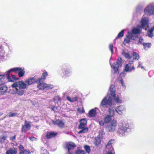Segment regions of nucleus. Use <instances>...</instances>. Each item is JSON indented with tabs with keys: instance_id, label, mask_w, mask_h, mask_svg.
Here are the masks:
<instances>
[{
	"instance_id": "obj_28",
	"label": "nucleus",
	"mask_w": 154,
	"mask_h": 154,
	"mask_svg": "<svg viewBox=\"0 0 154 154\" xmlns=\"http://www.w3.org/2000/svg\"><path fill=\"white\" fill-rule=\"evenodd\" d=\"M112 117L109 115H107L104 117V121L105 123H109L112 120L111 117Z\"/></svg>"
},
{
	"instance_id": "obj_30",
	"label": "nucleus",
	"mask_w": 154,
	"mask_h": 154,
	"mask_svg": "<svg viewBox=\"0 0 154 154\" xmlns=\"http://www.w3.org/2000/svg\"><path fill=\"white\" fill-rule=\"evenodd\" d=\"M67 99L71 102H73L77 100V97H75L72 98H71L69 96H67L66 97Z\"/></svg>"
},
{
	"instance_id": "obj_33",
	"label": "nucleus",
	"mask_w": 154,
	"mask_h": 154,
	"mask_svg": "<svg viewBox=\"0 0 154 154\" xmlns=\"http://www.w3.org/2000/svg\"><path fill=\"white\" fill-rule=\"evenodd\" d=\"M122 55L126 58L131 59L132 57L130 56L129 54L128 53H126L123 52L122 53Z\"/></svg>"
},
{
	"instance_id": "obj_54",
	"label": "nucleus",
	"mask_w": 154,
	"mask_h": 154,
	"mask_svg": "<svg viewBox=\"0 0 154 154\" xmlns=\"http://www.w3.org/2000/svg\"><path fill=\"white\" fill-rule=\"evenodd\" d=\"M5 75H6L5 74V75H0V80L3 79L5 77Z\"/></svg>"
},
{
	"instance_id": "obj_50",
	"label": "nucleus",
	"mask_w": 154,
	"mask_h": 154,
	"mask_svg": "<svg viewBox=\"0 0 154 154\" xmlns=\"http://www.w3.org/2000/svg\"><path fill=\"white\" fill-rule=\"evenodd\" d=\"M71 72V71L69 70H66L65 71V73L66 75L69 74Z\"/></svg>"
},
{
	"instance_id": "obj_20",
	"label": "nucleus",
	"mask_w": 154,
	"mask_h": 154,
	"mask_svg": "<svg viewBox=\"0 0 154 154\" xmlns=\"http://www.w3.org/2000/svg\"><path fill=\"white\" fill-rule=\"evenodd\" d=\"M19 70L18 71V75L19 77H21L23 76L25 72L24 70V68L19 67Z\"/></svg>"
},
{
	"instance_id": "obj_8",
	"label": "nucleus",
	"mask_w": 154,
	"mask_h": 154,
	"mask_svg": "<svg viewBox=\"0 0 154 154\" xmlns=\"http://www.w3.org/2000/svg\"><path fill=\"white\" fill-rule=\"evenodd\" d=\"M27 86L34 84L35 83H39L38 81V78L36 77L32 78H30L25 81Z\"/></svg>"
},
{
	"instance_id": "obj_11",
	"label": "nucleus",
	"mask_w": 154,
	"mask_h": 154,
	"mask_svg": "<svg viewBox=\"0 0 154 154\" xmlns=\"http://www.w3.org/2000/svg\"><path fill=\"white\" fill-rule=\"evenodd\" d=\"M31 123L30 122L25 121L24 125L22 126V132H25L26 131L30 130L31 127Z\"/></svg>"
},
{
	"instance_id": "obj_23",
	"label": "nucleus",
	"mask_w": 154,
	"mask_h": 154,
	"mask_svg": "<svg viewBox=\"0 0 154 154\" xmlns=\"http://www.w3.org/2000/svg\"><path fill=\"white\" fill-rule=\"evenodd\" d=\"M17 152V149L13 148L8 150L6 152V154H16Z\"/></svg>"
},
{
	"instance_id": "obj_7",
	"label": "nucleus",
	"mask_w": 154,
	"mask_h": 154,
	"mask_svg": "<svg viewBox=\"0 0 154 154\" xmlns=\"http://www.w3.org/2000/svg\"><path fill=\"white\" fill-rule=\"evenodd\" d=\"M116 112L119 115L123 116L126 112V109L125 106L121 105L115 108Z\"/></svg>"
},
{
	"instance_id": "obj_6",
	"label": "nucleus",
	"mask_w": 154,
	"mask_h": 154,
	"mask_svg": "<svg viewBox=\"0 0 154 154\" xmlns=\"http://www.w3.org/2000/svg\"><path fill=\"white\" fill-rule=\"evenodd\" d=\"M80 124L79 125V128L82 129L79 131L78 133L79 134L85 133L88 131V128L85 127V125L87 123L86 120L85 119H83L80 120Z\"/></svg>"
},
{
	"instance_id": "obj_5",
	"label": "nucleus",
	"mask_w": 154,
	"mask_h": 154,
	"mask_svg": "<svg viewBox=\"0 0 154 154\" xmlns=\"http://www.w3.org/2000/svg\"><path fill=\"white\" fill-rule=\"evenodd\" d=\"M122 60L121 58L119 57L117 60L116 63H113L111 67L112 68V72L113 73L118 74L119 73L118 68L122 65Z\"/></svg>"
},
{
	"instance_id": "obj_34",
	"label": "nucleus",
	"mask_w": 154,
	"mask_h": 154,
	"mask_svg": "<svg viewBox=\"0 0 154 154\" xmlns=\"http://www.w3.org/2000/svg\"><path fill=\"white\" fill-rule=\"evenodd\" d=\"M101 138H100L98 137V138H97L95 139V141L94 142V144L97 146H98L99 145L101 142L100 139Z\"/></svg>"
},
{
	"instance_id": "obj_10",
	"label": "nucleus",
	"mask_w": 154,
	"mask_h": 154,
	"mask_svg": "<svg viewBox=\"0 0 154 154\" xmlns=\"http://www.w3.org/2000/svg\"><path fill=\"white\" fill-rule=\"evenodd\" d=\"M53 87V85L48 84L44 82L40 83L38 86V87L40 89H51Z\"/></svg>"
},
{
	"instance_id": "obj_59",
	"label": "nucleus",
	"mask_w": 154,
	"mask_h": 154,
	"mask_svg": "<svg viewBox=\"0 0 154 154\" xmlns=\"http://www.w3.org/2000/svg\"><path fill=\"white\" fill-rule=\"evenodd\" d=\"M151 29V30H153H153H154V26L153 27L152 29Z\"/></svg>"
},
{
	"instance_id": "obj_42",
	"label": "nucleus",
	"mask_w": 154,
	"mask_h": 154,
	"mask_svg": "<svg viewBox=\"0 0 154 154\" xmlns=\"http://www.w3.org/2000/svg\"><path fill=\"white\" fill-rule=\"evenodd\" d=\"M17 115V113L16 112H10L9 113L8 116L9 117H14L16 116Z\"/></svg>"
},
{
	"instance_id": "obj_35",
	"label": "nucleus",
	"mask_w": 154,
	"mask_h": 154,
	"mask_svg": "<svg viewBox=\"0 0 154 154\" xmlns=\"http://www.w3.org/2000/svg\"><path fill=\"white\" fill-rule=\"evenodd\" d=\"M51 109L52 110L54 111V112H58L60 110V107L59 106H52Z\"/></svg>"
},
{
	"instance_id": "obj_16",
	"label": "nucleus",
	"mask_w": 154,
	"mask_h": 154,
	"mask_svg": "<svg viewBox=\"0 0 154 154\" xmlns=\"http://www.w3.org/2000/svg\"><path fill=\"white\" fill-rule=\"evenodd\" d=\"M99 110L97 108L95 107L90 110L89 112V115L91 117H94L97 114V112Z\"/></svg>"
},
{
	"instance_id": "obj_15",
	"label": "nucleus",
	"mask_w": 154,
	"mask_h": 154,
	"mask_svg": "<svg viewBox=\"0 0 154 154\" xmlns=\"http://www.w3.org/2000/svg\"><path fill=\"white\" fill-rule=\"evenodd\" d=\"M52 123L54 124L57 125L60 127H62L64 126L65 124V122L63 121L60 120H58L56 121H53Z\"/></svg>"
},
{
	"instance_id": "obj_56",
	"label": "nucleus",
	"mask_w": 154,
	"mask_h": 154,
	"mask_svg": "<svg viewBox=\"0 0 154 154\" xmlns=\"http://www.w3.org/2000/svg\"><path fill=\"white\" fill-rule=\"evenodd\" d=\"M35 122H37L38 121V119L37 117H35Z\"/></svg>"
},
{
	"instance_id": "obj_43",
	"label": "nucleus",
	"mask_w": 154,
	"mask_h": 154,
	"mask_svg": "<svg viewBox=\"0 0 154 154\" xmlns=\"http://www.w3.org/2000/svg\"><path fill=\"white\" fill-rule=\"evenodd\" d=\"M76 154H85V152L82 150H78L76 152Z\"/></svg>"
},
{
	"instance_id": "obj_22",
	"label": "nucleus",
	"mask_w": 154,
	"mask_h": 154,
	"mask_svg": "<svg viewBox=\"0 0 154 154\" xmlns=\"http://www.w3.org/2000/svg\"><path fill=\"white\" fill-rule=\"evenodd\" d=\"M8 88L6 86L3 85L0 87V94H4L7 91Z\"/></svg>"
},
{
	"instance_id": "obj_27",
	"label": "nucleus",
	"mask_w": 154,
	"mask_h": 154,
	"mask_svg": "<svg viewBox=\"0 0 154 154\" xmlns=\"http://www.w3.org/2000/svg\"><path fill=\"white\" fill-rule=\"evenodd\" d=\"M114 142L115 140H110L106 146V149H110L111 147H112V145L114 144Z\"/></svg>"
},
{
	"instance_id": "obj_2",
	"label": "nucleus",
	"mask_w": 154,
	"mask_h": 154,
	"mask_svg": "<svg viewBox=\"0 0 154 154\" xmlns=\"http://www.w3.org/2000/svg\"><path fill=\"white\" fill-rule=\"evenodd\" d=\"M114 100L117 103H122V100L119 97H116L115 95L113 97L112 96H110V95H108L102 100L100 104V106L102 108L103 106H106L107 105L111 106L115 104Z\"/></svg>"
},
{
	"instance_id": "obj_32",
	"label": "nucleus",
	"mask_w": 154,
	"mask_h": 154,
	"mask_svg": "<svg viewBox=\"0 0 154 154\" xmlns=\"http://www.w3.org/2000/svg\"><path fill=\"white\" fill-rule=\"evenodd\" d=\"M54 101L55 104L59 105L60 103V98L58 97H56L54 98Z\"/></svg>"
},
{
	"instance_id": "obj_45",
	"label": "nucleus",
	"mask_w": 154,
	"mask_h": 154,
	"mask_svg": "<svg viewBox=\"0 0 154 154\" xmlns=\"http://www.w3.org/2000/svg\"><path fill=\"white\" fill-rule=\"evenodd\" d=\"M137 39H138L139 42L140 43L143 44H143H144L143 42V40L141 37H139L138 38H138L137 39V40H137Z\"/></svg>"
},
{
	"instance_id": "obj_48",
	"label": "nucleus",
	"mask_w": 154,
	"mask_h": 154,
	"mask_svg": "<svg viewBox=\"0 0 154 154\" xmlns=\"http://www.w3.org/2000/svg\"><path fill=\"white\" fill-rule=\"evenodd\" d=\"M120 82H121V83L122 85L123 88H125L126 87V86L125 84V83L124 82H123V80H121L120 81Z\"/></svg>"
},
{
	"instance_id": "obj_19",
	"label": "nucleus",
	"mask_w": 154,
	"mask_h": 154,
	"mask_svg": "<svg viewBox=\"0 0 154 154\" xmlns=\"http://www.w3.org/2000/svg\"><path fill=\"white\" fill-rule=\"evenodd\" d=\"M19 149L20 154H29L30 153L29 151L24 150L23 146L21 145L20 146Z\"/></svg>"
},
{
	"instance_id": "obj_21",
	"label": "nucleus",
	"mask_w": 154,
	"mask_h": 154,
	"mask_svg": "<svg viewBox=\"0 0 154 154\" xmlns=\"http://www.w3.org/2000/svg\"><path fill=\"white\" fill-rule=\"evenodd\" d=\"M115 87L113 85H111L109 88V90L110 91V96H112L113 97L115 95Z\"/></svg>"
},
{
	"instance_id": "obj_26",
	"label": "nucleus",
	"mask_w": 154,
	"mask_h": 154,
	"mask_svg": "<svg viewBox=\"0 0 154 154\" xmlns=\"http://www.w3.org/2000/svg\"><path fill=\"white\" fill-rule=\"evenodd\" d=\"M19 67H15L10 69L8 71L5 72V75H8L10 72H16L19 70Z\"/></svg>"
},
{
	"instance_id": "obj_25",
	"label": "nucleus",
	"mask_w": 154,
	"mask_h": 154,
	"mask_svg": "<svg viewBox=\"0 0 154 154\" xmlns=\"http://www.w3.org/2000/svg\"><path fill=\"white\" fill-rule=\"evenodd\" d=\"M112 105L109 106L110 107L109 110V115L110 116L112 117H113L114 116L115 111L113 107L112 106Z\"/></svg>"
},
{
	"instance_id": "obj_60",
	"label": "nucleus",
	"mask_w": 154,
	"mask_h": 154,
	"mask_svg": "<svg viewBox=\"0 0 154 154\" xmlns=\"http://www.w3.org/2000/svg\"><path fill=\"white\" fill-rule=\"evenodd\" d=\"M82 112V113H83L84 112V109H83Z\"/></svg>"
},
{
	"instance_id": "obj_37",
	"label": "nucleus",
	"mask_w": 154,
	"mask_h": 154,
	"mask_svg": "<svg viewBox=\"0 0 154 154\" xmlns=\"http://www.w3.org/2000/svg\"><path fill=\"white\" fill-rule=\"evenodd\" d=\"M104 134L105 133L102 130H101L99 132V135L98 136V137L102 139L103 137Z\"/></svg>"
},
{
	"instance_id": "obj_3",
	"label": "nucleus",
	"mask_w": 154,
	"mask_h": 154,
	"mask_svg": "<svg viewBox=\"0 0 154 154\" xmlns=\"http://www.w3.org/2000/svg\"><path fill=\"white\" fill-rule=\"evenodd\" d=\"M129 129L128 124L125 123H122L120 124L119 126L117 133L120 137H125L128 134Z\"/></svg>"
},
{
	"instance_id": "obj_29",
	"label": "nucleus",
	"mask_w": 154,
	"mask_h": 154,
	"mask_svg": "<svg viewBox=\"0 0 154 154\" xmlns=\"http://www.w3.org/2000/svg\"><path fill=\"white\" fill-rule=\"evenodd\" d=\"M48 75V72L45 70H44L41 79L38 78V81L39 82L41 79L45 80L46 79V77Z\"/></svg>"
},
{
	"instance_id": "obj_13",
	"label": "nucleus",
	"mask_w": 154,
	"mask_h": 154,
	"mask_svg": "<svg viewBox=\"0 0 154 154\" xmlns=\"http://www.w3.org/2000/svg\"><path fill=\"white\" fill-rule=\"evenodd\" d=\"M132 63L131 61L130 60L129 63L126 65L125 68V70L126 72H129L134 70L135 68L133 65H132Z\"/></svg>"
},
{
	"instance_id": "obj_49",
	"label": "nucleus",
	"mask_w": 154,
	"mask_h": 154,
	"mask_svg": "<svg viewBox=\"0 0 154 154\" xmlns=\"http://www.w3.org/2000/svg\"><path fill=\"white\" fill-rule=\"evenodd\" d=\"M4 57V55L3 53L1 52L0 53V60H2Z\"/></svg>"
},
{
	"instance_id": "obj_18",
	"label": "nucleus",
	"mask_w": 154,
	"mask_h": 154,
	"mask_svg": "<svg viewBox=\"0 0 154 154\" xmlns=\"http://www.w3.org/2000/svg\"><path fill=\"white\" fill-rule=\"evenodd\" d=\"M7 75L8 80L9 82H13L15 80L18 79V78H16L14 75L9 74Z\"/></svg>"
},
{
	"instance_id": "obj_14",
	"label": "nucleus",
	"mask_w": 154,
	"mask_h": 154,
	"mask_svg": "<svg viewBox=\"0 0 154 154\" xmlns=\"http://www.w3.org/2000/svg\"><path fill=\"white\" fill-rule=\"evenodd\" d=\"M148 23L149 21L148 18L144 16L143 17L140 22L141 27L144 28L145 27H148Z\"/></svg>"
},
{
	"instance_id": "obj_12",
	"label": "nucleus",
	"mask_w": 154,
	"mask_h": 154,
	"mask_svg": "<svg viewBox=\"0 0 154 154\" xmlns=\"http://www.w3.org/2000/svg\"><path fill=\"white\" fill-rule=\"evenodd\" d=\"M136 38L137 37L136 36L133 35L130 32H128L126 38L124 40V42L126 43H128L130 42L131 39L136 40Z\"/></svg>"
},
{
	"instance_id": "obj_4",
	"label": "nucleus",
	"mask_w": 154,
	"mask_h": 154,
	"mask_svg": "<svg viewBox=\"0 0 154 154\" xmlns=\"http://www.w3.org/2000/svg\"><path fill=\"white\" fill-rule=\"evenodd\" d=\"M117 124V120L114 119H113L109 122V125L106 127V131L108 132H113L116 130Z\"/></svg>"
},
{
	"instance_id": "obj_39",
	"label": "nucleus",
	"mask_w": 154,
	"mask_h": 154,
	"mask_svg": "<svg viewBox=\"0 0 154 154\" xmlns=\"http://www.w3.org/2000/svg\"><path fill=\"white\" fill-rule=\"evenodd\" d=\"M151 44L150 43H147L145 44H143L144 48L145 49H147L148 48H150L151 46Z\"/></svg>"
},
{
	"instance_id": "obj_1",
	"label": "nucleus",
	"mask_w": 154,
	"mask_h": 154,
	"mask_svg": "<svg viewBox=\"0 0 154 154\" xmlns=\"http://www.w3.org/2000/svg\"><path fill=\"white\" fill-rule=\"evenodd\" d=\"M27 86L25 82L23 81L14 82L11 85L10 92L12 94H17L21 96L24 93L23 89L25 88Z\"/></svg>"
},
{
	"instance_id": "obj_40",
	"label": "nucleus",
	"mask_w": 154,
	"mask_h": 154,
	"mask_svg": "<svg viewBox=\"0 0 154 154\" xmlns=\"http://www.w3.org/2000/svg\"><path fill=\"white\" fill-rule=\"evenodd\" d=\"M125 29L122 30L118 34L117 37L118 38H120L122 37L124 35V32Z\"/></svg>"
},
{
	"instance_id": "obj_36",
	"label": "nucleus",
	"mask_w": 154,
	"mask_h": 154,
	"mask_svg": "<svg viewBox=\"0 0 154 154\" xmlns=\"http://www.w3.org/2000/svg\"><path fill=\"white\" fill-rule=\"evenodd\" d=\"M41 154H48L47 150L43 147H42L41 150Z\"/></svg>"
},
{
	"instance_id": "obj_9",
	"label": "nucleus",
	"mask_w": 154,
	"mask_h": 154,
	"mask_svg": "<svg viewBox=\"0 0 154 154\" xmlns=\"http://www.w3.org/2000/svg\"><path fill=\"white\" fill-rule=\"evenodd\" d=\"M146 14L148 15H151L154 13V5H149L145 9Z\"/></svg>"
},
{
	"instance_id": "obj_44",
	"label": "nucleus",
	"mask_w": 154,
	"mask_h": 154,
	"mask_svg": "<svg viewBox=\"0 0 154 154\" xmlns=\"http://www.w3.org/2000/svg\"><path fill=\"white\" fill-rule=\"evenodd\" d=\"M86 152L88 153H89L90 151V149L89 146H84Z\"/></svg>"
},
{
	"instance_id": "obj_31",
	"label": "nucleus",
	"mask_w": 154,
	"mask_h": 154,
	"mask_svg": "<svg viewBox=\"0 0 154 154\" xmlns=\"http://www.w3.org/2000/svg\"><path fill=\"white\" fill-rule=\"evenodd\" d=\"M131 57L133 58V60L132 61H131L132 62L134 59H137L138 60L139 58V55L136 52H134L133 54L132 57Z\"/></svg>"
},
{
	"instance_id": "obj_61",
	"label": "nucleus",
	"mask_w": 154,
	"mask_h": 154,
	"mask_svg": "<svg viewBox=\"0 0 154 154\" xmlns=\"http://www.w3.org/2000/svg\"><path fill=\"white\" fill-rule=\"evenodd\" d=\"M145 30H146V29L145 28Z\"/></svg>"
},
{
	"instance_id": "obj_52",
	"label": "nucleus",
	"mask_w": 154,
	"mask_h": 154,
	"mask_svg": "<svg viewBox=\"0 0 154 154\" xmlns=\"http://www.w3.org/2000/svg\"><path fill=\"white\" fill-rule=\"evenodd\" d=\"M29 139L32 141H35L37 140V138L34 137H29Z\"/></svg>"
},
{
	"instance_id": "obj_24",
	"label": "nucleus",
	"mask_w": 154,
	"mask_h": 154,
	"mask_svg": "<svg viewBox=\"0 0 154 154\" xmlns=\"http://www.w3.org/2000/svg\"><path fill=\"white\" fill-rule=\"evenodd\" d=\"M57 134V133L54 132H49L47 133L46 137L47 138L50 139L55 137Z\"/></svg>"
},
{
	"instance_id": "obj_47",
	"label": "nucleus",
	"mask_w": 154,
	"mask_h": 154,
	"mask_svg": "<svg viewBox=\"0 0 154 154\" xmlns=\"http://www.w3.org/2000/svg\"><path fill=\"white\" fill-rule=\"evenodd\" d=\"M109 48L112 53V54L113 52V45H112L110 44L109 46Z\"/></svg>"
},
{
	"instance_id": "obj_41",
	"label": "nucleus",
	"mask_w": 154,
	"mask_h": 154,
	"mask_svg": "<svg viewBox=\"0 0 154 154\" xmlns=\"http://www.w3.org/2000/svg\"><path fill=\"white\" fill-rule=\"evenodd\" d=\"M108 150L109 151L106 154H113L114 153V149L113 147H111L110 149Z\"/></svg>"
},
{
	"instance_id": "obj_51",
	"label": "nucleus",
	"mask_w": 154,
	"mask_h": 154,
	"mask_svg": "<svg viewBox=\"0 0 154 154\" xmlns=\"http://www.w3.org/2000/svg\"><path fill=\"white\" fill-rule=\"evenodd\" d=\"M104 122L102 120L100 121L99 122V124L100 125H104Z\"/></svg>"
},
{
	"instance_id": "obj_53",
	"label": "nucleus",
	"mask_w": 154,
	"mask_h": 154,
	"mask_svg": "<svg viewBox=\"0 0 154 154\" xmlns=\"http://www.w3.org/2000/svg\"><path fill=\"white\" fill-rule=\"evenodd\" d=\"M15 138H16V136H14L13 137H10V139L11 140L14 141L15 139Z\"/></svg>"
},
{
	"instance_id": "obj_55",
	"label": "nucleus",
	"mask_w": 154,
	"mask_h": 154,
	"mask_svg": "<svg viewBox=\"0 0 154 154\" xmlns=\"http://www.w3.org/2000/svg\"><path fill=\"white\" fill-rule=\"evenodd\" d=\"M120 76L122 77H125V74L124 73H121L120 75Z\"/></svg>"
},
{
	"instance_id": "obj_17",
	"label": "nucleus",
	"mask_w": 154,
	"mask_h": 154,
	"mask_svg": "<svg viewBox=\"0 0 154 154\" xmlns=\"http://www.w3.org/2000/svg\"><path fill=\"white\" fill-rule=\"evenodd\" d=\"M141 31V30L140 29L137 28H134L132 29V32H131V33L133 35L137 37V38H136V40H137V39L138 38V36L137 35L139 34Z\"/></svg>"
},
{
	"instance_id": "obj_58",
	"label": "nucleus",
	"mask_w": 154,
	"mask_h": 154,
	"mask_svg": "<svg viewBox=\"0 0 154 154\" xmlns=\"http://www.w3.org/2000/svg\"><path fill=\"white\" fill-rule=\"evenodd\" d=\"M3 113L1 112H0V116L2 115Z\"/></svg>"
},
{
	"instance_id": "obj_57",
	"label": "nucleus",
	"mask_w": 154,
	"mask_h": 154,
	"mask_svg": "<svg viewBox=\"0 0 154 154\" xmlns=\"http://www.w3.org/2000/svg\"><path fill=\"white\" fill-rule=\"evenodd\" d=\"M141 67V69H143V67L142 66H140V64H139L138 66V68Z\"/></svg>"
},
{
	"instance_id": "obj_38",
	"label": "nucleus",
	"mask_w": 154,
	"mask_h": 154,
	"mask_svg": "<svg viewBox=\"0 0 154 154\" xmlns=\"http://www.w3.org/2000/svg\"><path fill=\"white\" fill-rule=\"evenodd\" d=\"M153 31V30L150 29L148 31L147 33L148 36L150 37H152L153 35V33H152Z\"/></svg>"
},
{
	"instance_id": "obj_46",
	"label": "nucleus",
	"mask_w": 154,
	"mask_h": 154,
	"mask_svg": "<svg viewBox=\"0 0 154 154\" xmlns=\"http://www.w3.org/2000/svg\"><path fill=\"white\" fill-rule=\"evenodd\" d=\"M6 138L7 137L6 136H3L2 137L1 140H0V141L2 143L6 139Z\"/></svg>"
}]
</instances>
